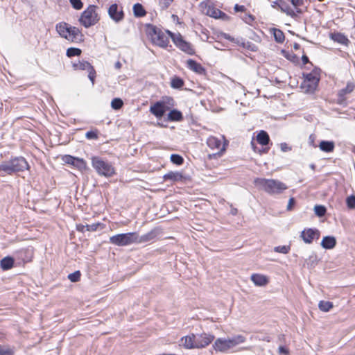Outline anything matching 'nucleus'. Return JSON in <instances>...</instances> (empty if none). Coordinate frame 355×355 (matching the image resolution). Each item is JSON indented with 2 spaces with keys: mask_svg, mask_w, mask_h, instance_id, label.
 I'll return each instance as SVG.
<instances>
[{
  "mask_svg": "<svg viewBox=\"0 0 355 355\" xmlns=\"http://www.w3.org/2000/svg\"><path fill=\"white\" fill-rule=\"evenodd\" d=\"M80 276H81L80 272L79 270H76L72 273H70L68 275V279L71 282H78L80 279Z\"/></svg>",
  "mask_w": 355,
  "mask_h": 355,
  "instance_id": "nucleus-43",
  "label": "nucleus"
},
{
  "mask_svg": "<svg viewBox=\"0 0 355 355\" xmlns=\"http://www.w3.org/2000/svg\"><path fill=\"white\" fill-rule=\"evenodd\" d=\"M295 200L294 198H291L288 200V203L287 205V210H288V211L291 210L293 205H295Z\"/></svg>",
  "mask_w": 355,
  "mask_h": 355,
  "instance_id": "nucleus-55",
  "label": "nucleus"
},
{
  "mask_svg": "<svg viewBox=\"0 0 355 355\" xmlns=\"http://www.w3.org/2000/svg\"><path fill=\"white\" fill-rule=\"evenodd\" d=\"M224 37L225 39H227V40H230L231 42H236L238 44L242 46L243 47H245V42H240L239 40V39H236L235 40L234 37H232V36H230L229 34H226L225 33L224 34Z\"/></svg>",
  "mask_w": 355,
  "mask_h": 355,
  "instance_id": "nucleus-51",
  "label": "nucleus"
},
{
  "mask_svg": "<svg viewBox=\"0 0 355 355\" xmlns=\"http://www.w3.org/2000/svg\"><path fill=\"white\" fill-rule=\"evenodd\" d=\"M70 3L76 10H80L83 8V3L81 0H69Z\"/></svg>",
  "mask_w": 355,
  "mask_h": 355,
  "instance_id": "nucleus-48",
  "label": "nucleus"
},
{
  "mask_svg": "<svg viewBox=\"0 0 355 355\" xmlns=\"http://www.w3.org/2000/svg\"><path fill=\"white\" fill-rule=\"evenodd\" d=\"M88 71V78L91 80L92 85H94V79L96 77V71L93 66H91L90 68L87 70Z\"/></svg>",
  "mask_w": 355,
  "mask_h": 355,
  "instance_id": "nucleus-47",
  "label": "nucleus"
},
{
  "mask_svg": "<svg viewBox=\"0 0 355 355\" xmlns=\"http://www.w3.org/2000/svg\"><path fill=\"white\" fill-rule=\"evenodd\" d=\"M280 147H281L282 151H283V152H287V151L291 150V148L286 143H282L280 144Z\"/></svg>",
  "mask_w": 355,
  "mask_h": 355,
  "instance_id": "nucleus-56",
  "label": "nucleus"
},
{
  "mask_svg": "<svg viewBox=\"0 0 355 355\" xmlns=\"http://www.w3.org/2000/svg\"><path fill=\"white\" fill-rule=\"evenodd\" d=\"M187 67L200 75L205 74L206 71L205 69L202 66L201 64L192 59H189L187 61Z\"/></svg>",
  "mask_w": 355,
  "mask_h": 355,
  "instance_id": "nucleus-20",
  "label": "nucleus"
},
{
  "mask_svg": "<svg viewBox=\"0 0 355 355\" xmlns=\"http://www.w3.org/2000/svg\"><path fill=\"white\" fill-rule=\"evenodd\" d=\"M319 148L323 152L331 153L334 150L335 144L332 141L322 140L320 142Z\"/></svg>",
  "mask_w": 355,
  "mask_h": 355,
  "instance_id": "nucleus-27",
  "label": "nucleus"
},
{
  "mask_svg": "<svg viewBox=\"0 0 355 355\" xmlns=\"http://www.w3.org/2000/svg\"><path fill=\"white\" fill-rule=\"evenodd\" d=\"M167 110L168 107L164 101H157L150 107V112L157 119H161Z\"/></svg>",
  "mask_w": 355,
  "mask_h": 355,
  "instance_id": "nucleus-13",
  "label": "nucleus"
},
{
  "mask_svg": "<svg viewBox=\"0 0 355 355\" xmlns=\"http://www.w3.org/2000/svg\"><path fill=\"white\" fill-rule=\"evenodd\" d=\"M235 12H245L246 8L243 5L236 4L234 8Z\"/></svg>",
  "mask_w": 355,
  "mask_h": 355,
  "instance_id": "nucleus-54",
  "label": "nucleus"
},
{
  "mask_svg": "<svg viewBox=\"0 0 355 355\" xmlns=\"http://www.w3.org/2000/svg\"><path fill=\"white\" fill-rule=\"evenodd\" d=\"M286 57L288 60H291L293 62H297L299 60V58L294 53L288 54Z\"/></svg>",
  "mask_w": 355,
  "mask_h": 355,
  "instance_id": "nucleus-53",
  "label": "nucleus"
},
{
  "mask_svg": "<svg viewBox=\"0 0 355 355\" xmlns=\"http://www.w3.org/2000/svg\"><path fill=\"white\" fill-rule=\"evenodd\" d=\"M108 15L115 23H119L124 19L123 7L116 3L112 4L108 8Z\"/></svg>",
  "mask_w": 355,
  "mask_h": 355,
  "instance_id": "nucleus-11",
  "label": "nucleus"
},
{
  "mask_svg": "<svg viewBox=\"0 0 355 355\" xmlns=\"http://www.w3.org/2000/svg\"><path fill=\"white\" fill-rule=\"evenodd\" d=\"M207 144L210 148H211L213 150H214V149L224 150L225 149L224 145L222 144L221 140L216 137H214V136H211L207 139Z\"/></svg>",
  "mask_w": 355,
  "mask_h": 355,
  "instance_id": "nucleus-23",
  "label": "nucleus"
},
{
  "mask_svg": "<svg viewBox=\"0 0 355 355\" xmlns=\"http://www.w3.org/2000/svg\"><path fill=\"white\" fill-rule=\"evenodd\" d=\"M166 33L171 38L175 46L180 51L190 55H193L196 53L193 46L190 42L184 40L180 33H173L170 31H167Z\"/></svg>",
  "mask_w": 355,
  "mask_h": 355,
  "instance_id": "nucleus-8",
  "label": "nucleus"
},
{
  "mask_svg": "<svg viewBox=\"0 0 355 355\" xmlns=\"http://www.w3.org/2000/svg\"><path fill=\"white\" fill-rule=\"evenodd\" d=\"M184 85V80L179 77H175L171 80V86L175 89H180Z\"/></svg>",
  "mask_w": 355,
  "mask_h": 355,
  "instance_id": "nucleus-36",
  "label": "nucleus"
},
{
  "mask_svg": "<svg viewBox=\"0 0 355 355\" xmlns=\"http://www.w3.org/2000/svg\"><path fill=\"white\" fill-rule=\"evenodd\" d=\"M236 209H235V211H233V214H236Z\"/></svg>",
  "mask_w": 355,
  "mask_h": 355,
  "instance_id": "nucleus-64",
  "label": "nucleus"
},
{
  "mask_svg": "<svg viewBox=\"0 0 355 355\" xmlns=\"http://www.w3.org/2000/svg\"><path fill=\"white\" fill-rule=\"evenodd\" d=\"M290 249L291 248L289 245H279L275 247L274 251L278 253L287 254L289 252Z\"/></svg>",
  "mask_w": 355,
  "mask_h": 355,
  "instance_id": "nucleus-44",
  "label": "nucleus"
},
{
  "mask_svg": "<svg viewBox=\"0 0 355 355\" xmlns=\"http://www.w3.org/2000/svg\"><path fill=\"white\" fill-rule=\"evenodd\" d=\"M346 203H347L348 208L354 209L355 208V196H350L347 197L346 199Z\"/></svg>",
  "mask_w": 355,
  "mask_h": 355,
  "instance_id": "nucleus-46",
  "label": "nucleus"
},
{
  "mask_svg": "<svg viewBox=\"0 0 355 355\" xmlns=\"http://www.w3.org/2000/svg\"><path fill=\"white\" fill-rule=\"evenodd\" d=\"M355 88V85L353 83H347L346 87L340 89L338 92L337 103L339 105H343L346 101L345 96L352 93Z\"/></svg>",
  "mask_w": 355,
  "mask_h": 355,
  "instance_id": "nucleus-17",
  "label": "nucleus"
},
{
  "mask_svg": "<svg viewBox=\"0 0 355 355\" xmlns=\"http://www.w3.org/2000/svg\"><path fill=\"white\" fill-rule=\"evenodd\" d=\"M333 306V303L329 301L322 300L318 304L320 310L324 312H328Z\"/></svg>",
  "mask_w": 355,
  "mask_h": 355,
  "instance_id": "nucleus-34",
  "label": "nucleus"
},
{
  "mask_svg": "<svg viewBox=\"0 0 355 355\" xmlns=\"http://www.w3.org/2000/svg\"><path fill=\"white\" fill-rule=\"evenodd\" d=\"M273 35H274L275 40L278 43H282L285 40V36H284V33L279 29L274 28L273 29Z\"/></svg>",
  "mask_w": 355,
  "mask_h": 355,
  "instance_id": "nucleus-35",
  "label": "nucleus"
},
{
  "mask_svg": "<svg viewBox=\"0 0 355 355\" xmlns=\"http://www.w3.org/2000/svg\"><path fill=\"white\" fill-rule=\"evenodd\" d=\"M241 17L246 24H252V23L254 21V17L250 13H245Z\"/></svg>",
  "mask_w": 355,
  "mask_h": 355,
  "instance_id": "nucleus-45",
  "label": "nucleus"
},
{
  "mask_svg": "<svg viewBox=\"0 0 355 355\" xmlns=\"http://www.w3.org/2000/svg\"><path fill=\"white\" fill-rule=\"evenodd\" d=\"M134 15L137 17H141L146 15V12L141 3H135L133 6Z\"/></svg>",
  "mask_w": 355,
  "mask_h": 355,
  "instance_id": "nucleus-32",
  "label": "nucleus"
},
{
  "mask_svg": "<svg viewBox=\"0 0 355 355\" xmlns=\"http://www.w3.org/2000/svg\"><path fill=\"white\" fill-rule=\"evenodd\" d=\"M313 135H310L309 139L311 143H313V139H312Z\"/></svg>",
  "mask_w": 355,
  "mask_h": 355,
  "instance_id": "nucleus-63",
  "label": "nucleus"
},
{
  "mask_svg": "<svg viewBox=\"0 0 355 355\" xmlns=\"http://www.w3.org/2000/svg\"><path fill=\"white\" fill-rule=\"evenodd\" d=\"M257 141L262 146L267 145L270 141V137L267 132L261 130L257 136Z\"/></svg>",
  "mask_w": 355,
  "mask_h": 355,
  "instance_id": "nucleus-31",
  "label": "nucleus"
},
{
  "mask_svg": "<svg viewBox=\"0 0 355 355\" xmlns=\"http://www.w3.org/2000/svg\"><path fill=\"white\" fill-rule=\"evenodd\" d=\"M250 279L257 286H264L268 283V279L266 275L257 273L252 274Z\"/></svg>",
  "mask_w": 355,
  "mask_h": 355,
  "instance_id": "nucleus-22",
  "label": "nucleus"
},
{
  "mask_svg": "<svg viewBox=\"0 0 355 355\" xmlns=\"http://www.w3.org/2000/svg\"><path fill=\"white\" fill-rule=\"evenodd\" d=\"M76 229L78 232H84L86 230V225L82 224L77 225Z\"/></svg>",
  "mask_w": 355,
  "mask_h": 355,
  "instance_id": "nucleus-58",
  "label": "nucleus"
},
{
  "mask_svg": "<svg viewBox=\"0 0 355 355\" xmlns=\"http://www.w3.org/2000/svg\"><path fill=\"white\" fill-rule=\"evenodd\" d=\"M136 232L118 234L110 237L109 242L116 246H127L136 243Z\"/></svg>",
  "mask_w": 355,
  "mask_h": 355,
  "instance_id": "nucleus-9",
  "label": "nucleus"
},
{
  "mask_svg": "<svg viewBox=\"0 0 355 355\" xmlns=\"http://www.w3.org/2000/svg\"><path fill=\"white\" fill-rule=\"evenodd\" d=\"M98 7L95 5H89L80 15V23L85 28L94 26L99 21L98 15L96 12Z\"/></svg>",
  "mask_w": 355,
  "mask_h": 355,
  "instance_id": "nucleus-7",
  "label": "nucleus"
},
{
  "mask_svg": "<svg viewBox=\"0 0 355 355\" xmlns=\"http://www.w3.org/2000/svg\"><path fill=\"white\" fill-rule=\"evenodd\" d=\"M200 7L203 13L215 19H221L223 20H228L230 18L227 14L215 8L214 5L209 1L201 2L200 3Z\"/></svg>",
  "mask_w": 355,
  "mask_h": 355,
  "instance_id": "nucleus-10",
  "label": "nucleus"
},
{
  "mask_svg": "<svg viewBox=\"0 0 355 355\" xmlns=\"http://www.w3.org/2000/svg\"><path fill=\"white\" fill-rule=\"evenodd\" d=\"M180 343L186 349H194L196 348V335L192 334L189 336H184L181 338Z\"/></svg>",
  "mask_w": 355,
  "mask_h": 355,
  "instance_id": "nucleus-21",
  "label": "nucleus"
},
{
  "mask_svg": "<svg viewBox=\"0 0 355 355\" xmlns=\"http://www.w3.org/2000/svg\"><path fill=\"white\" fill-rule=\"evenodd\" d=\"M302 61L303 64H306L310 62L309 58L306 55H303L302 56Z\"/></svg>",
  "mask_w": 355,
  "mask_h": 355,
  "instance_id": "nucleus-59",
  "label": "nucleus"
},
{
  "mask_svg": "<svg viewBox=\"0 0 355 355\" xmlns=\"http://www.w3.org/2000/svg\"><path fill=\"white\" fill-rule=\"evenodd\" d=\"M246 338L241 334L234 335L227 338H218L215 340L213 347L216 351L225 352L237 345L245 343Z\"/></svg>",
  "mask_w": 355,
  "mask_h": 355,
  "instance_id": "nucleus-3",
  "label": "nucleus"
},
{
  "mask_svg": "<svg viewBox=\"0 0 355 355\" xmlns=\"http://www.w3.org/2000/svg\"><path fill=\"white\" fill-rule=\"evenodd\" d=\"M279 352L282 354H284L286 355L288 354V350L284 346H279Z\"/></svg>",
  "mask_w": 355,
  "mask_h": 355,
  "instance_id": "nucleus-57",
  "label": "nucleus"
},
{
  "mask_svg": "<svg viewBox=\"0 0 355 355\" xmlns=\"http://www.w3.org/2000/svg\"><path fill=\"white\" fill-rule=\"evenodd\" d=\"M85 137L87 139H98V131L90 130L86 132Z\"/></svg>",
  "mask_w": 355,
  "mask_h": 355,
  "instance_id": "nucleus-49",
  "label": "nucleus"
},
{
  "mask_svg": "<svg viewBox=\"0 0 355 355\" xmlns=\"http://www.w3.org/2000/svg\"><path fill=\"white\" fill-rule=\"evenodd\" d=\"M123 105V101L119 98H114L111 102V107L112 109L118 110Z\"/></svg>",
  "mask_w": 355,
  "mask_h": 355,
  "instance_id": "nucleus-41",
  "label": "nucleus"
},
{
  "mask_svg": "<svg viewBox=\"0 0 355 355\" xmlns=\"http://www.w3.org/2000/svg\"><path fill=\"white\" fill-rule=\"evenodd\" d=\"M271 6H272V8H275L276 6H278L277 0H276V1H273V2L272 3V5H271Z\"/></svg>",
  "mask_w": 355,
  "mask_h": 355,
  "instance_id": "nucleus-61",
  "label": "nucleus"
},
{
  "mask_svg": "<svg viewBox=\"0 0 355 355\" xmlns=\"http://www.w3.org/2000/svg\"><path fill=\"white\" fill-rule=\"evenodd\" d=\"M56 31L58 34L64 38H67V33L69 32V24L65 22H62L56 24Z\"/></svg>",
  "mask_w": 355,
  "mask_h": 355,
  "instance_id": "nucleus-30",
  "label": "nucleus"
},
{
  "mask_svg": "<svg viewBox=\"0 0 355 355\" xmlns=\"http://www.w3.org/2000/svg\"><path fill=\"white\" fill-rule=\"evenodd\" d=\"M173 0H159V5L162 10H165L169 7Z\"/></svg>",
  "mask_w": 355,
  "mask_h": 355,
  "instance_id": "nucleus-50",
  "label": "nucleus"
},
{
  "mask_svg": "<svg viewBox=\"0 0 355 355\" xmlns=\"http://www.w3.org/2000/svg\"><path fill=\"white\" fill-rule=\"evenodd\" d=\"M92 66L89 62L87 61H79L77 63H73V67L75 69H79V70H88L90 67Z\"/></svg>",
  "mask_w": 355,
  "mask_h": 355,
  "instance_id": "nucleus-33",
  "label": "nucleus"
},
{
  "mask_svg": "<svg viewBox=\"0 0 355 355\" xmlns=\"http://www.w3.org/2000/svg\"><path fill=\"white\" fill-rule=\"evenodd\" d=\"M214 339V336L211 334H201L196 335V348H202L209 345Z\"/></svg>",
  "mask_w": 355,
  "mask_h": 355,
  "instance_id": "nucleus-15",
  "label": "nucleus"
},
{
  "mask_svg": "<svg viewBox=\"0 0 355 355\" xmlns=\"http://www.w3.org/2000/svg\"><path fill=\"white\" fill-rule=\"evenodd\" d=\"M293 48L295 50L300 49V45L298 43H294Z\"/></svg>",
  "mask_w": 355,
  "mask_h": 355,
  "instance_id": "nucleus-60",
  "label": "nucleus"
},
{
  "mask_svg": "<svg viewBox=\"0 0 355 355\" xmlns=\"http://www.w3.org/2000/svg\"><path fill=\"white\" fill-rule=\"evenodd\" d=\"M0 355H15V348L8 346H0Z\"/></svg>",
  "mask_w": 355,
  "mask_h": 355,
  "instance_id": "nucleus-39",
  "label": "nucleus"
},
{
  "mask_svg": "<svg viewBox=\"0 0 355 355\" xmlns=\"http://www.w3.org/2000/svg\"><path fill=\"white\" fill-rule=\"evenodd\" d=\"M301 238L306 243H311L315 238L320 236V232L317 229H305L301 232Z\"/></svg>",
  "mask_w": 355,
  "mask_h": 355,
  "instance_id": "nucleus-16",
  "label": "nucleus"
},
{
  "mask_svg": "<svg viewBox=\"0 0 355 355\" xmlns=\"http://www.w3.org/2000/svg\"><path fill=\"white\" fill-rule=\"evenodd\" d=\"M314 211L316 216L318 217H322L325 215L327 209L323 205H315L314 207Z\"/></svg>",
  "mask_w": 355,
  "mask_h": 355,
  "instance_id": "nucleus-42",
  "label": "nucleus"
},
{
  "mask_svg": "<svg viewBox=\"0 0 355 355\" xmlns=\"http://www.w3.org/2000/svg\"><path fill=\"white\" fill-rule=\"evenodd\" d=\"M171 162L178 166H180L184 162L183 157L178 154H172L170 157Z\"/></svg>",
  "mask_w": 355,
  "mask_h": 355,
  "instance_id": "nucleus-40",
  "label": "nucleus"
},
{
  "mask_svg": "<svg viewBox=\"0 0 355 355\" xmlns=\"http://www.w3.org/2000/svg\"><path fill=\"white\" fill-rule=\"evenodd\" d=\"M277 3L278 8L282 12L286 13L287 15L291 16L293 18L297 17V14L295 10L291 8L288 3L284 1V0H277Z\"/></svg>",
  "mask_w": 355,
  "mask_h": 355,
  "instance_id": "nucleus-19",
  "label": "nucleus"
},
{
  "mask_svg": "<svg viewBox=\"0 0 355 355\" xmlns=\"http://www.w3.org/2000/svg\"><path fill=\"white\" fill-rule=\"evenodd\" d=\"M330 38L336 42L347 46L349 43V39L341 33H334L330 34Z\"/></svg>",
  "mask_w": 355,
  "mask_h": 355,
  "instance_id": "nucleus-25",
  "label": "nucleus"
},
{
  "mask_svg": "<svg viewBox=\"0 0 355 355\" xmlns=\"http://www.w3.org/2000/svg\"><path fill=\"white\" fill-rule=\"evenodd\" d=\"M81 49L75 47H70L67 50L66 55L69 58H71L73 56H78L81 54Z\"/></svg>",
  "mask_w": 355,
  "mask_h": 355,
  "instance_id": "nucleus-38",
  "label": "nucleus"
},
{
  "mask_svg": "<svg viewBox=\"0 0 355 355\" xmlns=\"http://www.w3.org/2000/svg\"><path fill=\"white\" fill-rule=\"evenodd\" d=\"M254 184L270 195L282 193L287 189V186L282 182L274 179L256 178Z\"/></svg>",
  "mask_w": 355,
  "mask_h": 355,
  "instance_id": "nucleus-1",
  "label": "nucleus"
},
{
  "mask_svg": "<svg viewBox=\"0 0 355 355\" xmlns=\"http://www.w3.org/2000/svg\"><path fill=\"white\" fill-rule=\"evenodd\" d=\"M91 159L93 168L99 175L110 178L115 174V169L110 162L98 156H94Z\"/></svg>",
  "mask_w": 355,
  "mask_h": 355,
  "instance_id": "nucleus-5",
  "label": "nucleus"
},
{
  "mask_svg": "<svg viewBox=\"0 0 355 355\" xmlns=\"http://www.w3.org/2000/svg\"><path fill=\"white\" fill-rule=\"evenodd\" d=\"M336 245V240L334 236H324L321 242V245L324 249H332Z\"/></svg>",
  "mask_w": 355,
  "mask_h": 355,
  "instance_id": "nucleus-26",
  "label": "nucleus"
},
{
  "mask_svg": "<svg viewBox=\"0 0 355 355\" xmlns=\"http://www.w3.org/2000/svg\"><path fill=\"white\" fill-rule=\"evenodd\" d=\"M28 168L29 165L23 157H15L0 164V171H3L7 175L21 172Z\"/></svg>",
  "mask_w": 355,
  "mask_h": 355,
  "instance_id": "nucleus-2",
  "label": "nucleus"
},
{
  "mask_svg": "<svg viewBox=\"0 0 355 355\" xmlns=\"http://www.w3.org/2000/svg\"><path fill=\"white\" fill-rule=\"evenodd\" d=\"M167 119L170 121H181L183 120V115L180 111L174 109L169 112Z\"/></svg>",
  "mask_w": 355,
  "mask_h": 355,
  "instance_id": "nucleus-29",
  "label": "nucleus"
},
{
  "mask_svg": "<svg viewBox=\"0 0 355 355\" xmlns=\"http://www.w3.org/2000/svg\"><path fill=\"white\" fill-rule=\"evenodd\" d=\"M189 178L188 175H184L182 172L179 171H169L163 176V179L165 181L170 180L173 182L187 180Z\"/></svg>",
  "mask_w": 355,
  "mask_h": 355,
  "instance_id": "nucleus-18",
  "label": "nucleus"
},
{
  "mask_svg": "<svg viewBox=\"0 0 355 355\" xmlns=\"http://www.w3.org/2000/svg\"><path fill=\"white\" fill-rule=\"evenodd\" d=\"M146 31L148 35L150 37L154 44L162 48L167 47L169 43V40L167 36L168 34L166 32L164 33L159 28L152 24H148L147 26Z\"/></svg>",
  "mask_w": 355,
  "mask_h": 355,
  "instance_id": "nucleus-6",
  "label": "nucleus"
},
{
  "mask_svg": "<svg viewBox=\"0 0 355 355\" xmlns=\"http://www.w3.org/2000/svg\"><path fill=\"white\" fill-rule=\"evenodd\" d=\"M83 35L81 34V32L78 28L69 26V32L67 35V40L71 42H75L78 40H80L79 37H81Z\"/></svg>",
  "mask_w": 355,
  "mask_h": 355,
  "instance_id": "nucleus-24",
  "label": "nucleus"
},
{
  "mask_svg": "<svg viewBox=\"0 0 355 355\" xmlns=\"http://www.w3.org/2000/svg\"><path fill=\"white\" fill-rule=\"evenodd\" d=\"M159 234L160 230L159 228H154L141 236H139V234L136 232V244L153 241L157 239Z\"/></svg>",
  "mask_w": 355,
  "mask_h": 355,
  "instance_id": "nucleus-12",
  "label": "nucleus"
},
{
  "mask_svg": "<svg viewBox=\"0 0 355 355\" xmlns=\"http://www.w3.org/2000/svg\"><path fill=\"white\" fill-rule=\"evenodd\" d=\"M291 2L293 6V9L296 12V13L297 15L301 14L302 12V10L301 8H300V7L304 5V0H291Z\"/></svg>",
  "mask_w": 355,
  "mask_h": 355,
  "instance_id": "nucleus-37",
  "label": "nucleus"
},
{
  "mask_svg": "<svg viewBox=\"0 0 355 355\" xmlns=\"http://www.w3.org/2000/svg\"><path fill=\"white\" fill-rule=\"evenodd\" d=\"M14 265V259L11 257H6L0 261V267L3 270L11 269Z\"/></svg>",
  "mask_w": 355,
  "mask_h": 355,
  "instance_id": "nucleus-28",
  "label": "nucleus"
},
{
  "mask_svg": "<svg viewBox=\"0 0 355 355\" xmlns=\"http://www.w3.org/2000/svg\"><path fill=\"white\" fill-rule=\"evenodd\" d=\"M121 64L119 62H116L115 63V67H116V69H120V68H121Z\"/></svg>",
  "mask_w": 355,
  "mask_h": 355,
  "instance_id": "nucleus-62",
  "label": "nucleus"
},
{
  "mask_svg": "<svg viewBox=\"0 0 355 355\" xmlns=\"http://www.w3.org/2000/svg\"><path fill=\"white\" fill-rule=\"evenodd\" d=\"M101 225L100 223H92L91 225H86L87 231H96L98 226Z\"/></svg>",
  "mask_w": 355,
  "mask_h": 355,
  "instance_id": "nucleus-52",
  "label": "nucleus"
},
{
  "mask_svg": "<svg viewBox=\"0 0 355 355\" xmlns=\"http://www.w3.org/2000/svg\"><path fill=\"white\" fill-rule=\"evenodd\" d=\"M320 69L315 67L310 73H303L304 81L300 87L305 93L313 94L316 90L320 79Z\"/></svg>",
  "mask_w": 355,
  "mask_h": 355,
  "instance_id": "nucleus-4",
  "label": "nucleus"
},
{
  "mask_svg": "<svg viewBox=\"0 0 355 355\" xmlns=\"http://www.w3.org/2000/svg\"><path fill=\"white\" fill-rule=\"evenodd\" d=\"M62 160L69 164H71L79 170H85L87 168L86 162L83 159L73 157L69 155H66L63 157Z\"/></svg>",
  "mask_w": 355,
  "mask_h": 355,
  "instance_id": "nucleus-14",
  "label": "nucleus"
}]
</instances>
